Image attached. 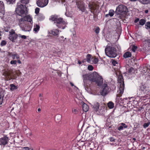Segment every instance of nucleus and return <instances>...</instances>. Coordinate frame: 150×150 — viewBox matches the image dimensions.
<instances>
[{
	"label": "nucleus",
	"mask_w": 150,
	"mask_h": 150,
	"mask_svg": "<svg viewBox=\"0 0 150 150\" xmlns=\"http://www.w3.org/2000/svg\"><path fill=\"white\" fill-rule=\"evenodd\" d=\"M49 33L50 34H52L53 35H57L59 33V30L57 29L51 30H50V31L49 32Z\"/></svg>",
	"instance_id": "obj_16"
},
{
	"label": "nucleus",
	"mask_w": 150,
	"mask_h": 150,
	"mask_svg": "<svg viewBox=\"0 0 150 150\" xmlns=\"http://www.w3.org/2000/svg\"><path fill=\"white\" fill-rule=\"evenodd\" d=\"M145 148V147L144 146H142L141 149L142 150H144Z\"/></svg>",
	"instance_id": "obj_59"
},
{
	"label": "nucleus",
	"mask_w": 150,
	"mask_h": 150,
	"mask_svg": "<svg viewBox=\"0 0 150 150\" xmlns=\"http://www.w3.org/2000/svg\"><path fill=\"white\" fill-rule=\"evenodd\" d=\"M34 28L33 29V30L36 33L38 32L40 28V26L38 24H35L34 25Z\"/></svg>",
	"instance_id": "obj_22"
},
{
	"label": "nucleus",
	"mask_w": 150,
	"mask_h": 150,
	"mask_svg": "<svg viewBox=\"0 0 150 150\" xmlns=\"http://www.w3.org/2000/svg\"><path fill=\"white\" fill-rule=\"evenodd\" d=\"M120 124L122 126L123 128H127L128 127L127 125H126L125 123H122Z\"/></svg>",
	"instance_id": "obj_48"
},
{
	"label": "nucleus",
	"mask_w": 150,
	"mask_h": 150,
	"mask_svg": "<svg viewBox=\"0 0 150 150\" xmlns=\"http://www.w3.org/2000/svg\"><path fill=\"white\" fill-rule=\"evenodd\" d=\"M86 59H84L82 61H81V62L82 63H84L85 62V60H86Z\"/></svg>",
	"instance_id": "obj_61"
},
{
	"label": "nucleus",
	"mask_w": 150,
	"mask_h": 150,
	"mask_svg": "<svg viewBox=\"0 0 150 150\" xmlns=\"http://www.w3.org/2000/svg\"><path fill=\"white\" fill-rule=\"evenodd\" d=\"M93 18L94 19V20H95V18H97L98 17V15L96 14V13H93Z\"/></svg>",
	"instance_id": "obj_53"
},
{
	"label": "nucleus",
	"mask_w": 150,
	"mask_h": 150,
	"mask_svg": "<svg viewBox=\"0 0 150 150\" xmlns=\"http://www.w3.org/2000/svg\"><path fill=\"white\" fill-rule=\"evenodd\" d=\"M127 74H132L134 72V69L132 67H127L126 68Z\"/></svg>",
	"instance_id": "obj_17"
},
{
	"label": "nucleus",
	"mask_w": 150,
	"mask_h": 150,
	"mask_svg": "<svg viewBox=\"0 0 150 150\" xmlns=\"http://www.w3.org/2000/svg\"><path fill=\"white\" fill-rule=\"evenodd\" d=\"M131 53L129 52H125L123 55V57L125 58L131 57Z\"/></svg>",
	"instance_id": "obj_20"
},
{
	"label": "nucleus",
	"mask_w": 150,
	"mask_h": 150,
	"mask_svg": "<svg viewBox=\"0 0 150 150\" xmlns=\"http://www.w3.org/2000/svg\"><path fill=\"white\" fill-rule=\"evenodd\" d=\"M81 63H82L81 62V61L80 60L78 61V63L79 64H81Z\"/></svg>",
	"instance_id": "obj_64"
},
{
	"label": "nucleus",
	"mask_w": 150,
	"mask_h": 150,
	"mask_svg": "<svg viewBox=\"0 0 150 150\" xmlns=\"http://www.w3.org/2000/svg\"><path fill=\"white\" fill-rule=\"evenodd\" d=\"M146 86L145 84H144L143 83H141V85L140 86V89L142 91H144L146 90Z\"/></svg>",
	"instance_id": "obj_28"
},
{
	"label": "nucleus",
	"mask_w": 150,
	"mask_h": 150,
	"mask_svg": "<svg viewBox=\"0 0 150 150\" xmlns=\"http://www.w3.org/2000/svg\"><path fill=\"white\" fill-rule=\"evenodd\" d=\"M129 101L128 100V98H125L122 100L120 102L121 103H122L124 105H125L126 103L128 104V102Z\"/></svg>",
	"instance_id": "obj_27"
},
{
	"label": "nucleus",
	"mask_w": 150,
	"mask_h": 150,
	"mask_svg": "<svg viewBox=\"0 0 150 150\" xmlns=\"http://www.w3.org/2000/svg\"><path fill=\"white\" fill-rule=\"evenodd\" d=\"M10 89L11 91H13L14 90L17 89L18 86H16L13 84H11L10 85Z\"/></svg>",
	"instance_id": "obj_21"
},
{
	"label": "nucleus",
	"mask_w": 150,
	"mask_h": 150,
	"mask_svg": "<svg viewBox=\"0 0 150 150\" xmlns=\"http://www.w3.org/2000/svg\"><path fill=\"white\" fill-rule=\"evenodd\" d=\"M114 13L115 11L111 9L109 11V15L111 17L112 16Z\"/></svg>",
	"instance_id": "obj_38"
},
{
	"label": "nucleus",
	"mask_w": 150,
	"mask_h": 150,
	"mask_svg": "<svg viewBox=\"0 0 150 150\" xmlns=\"http://www.w3.org/2000/svg\"><path fill=\"white\" fill-rule=\"evenodd\" d=\"M82 104V108L83 111L84 112H86L89 109L88 106L86 104L83 102Z\"/></svg>",
	"instance_id": "obj_18"
},
{
	"label": "nucleus",
	"mask_w": 150,
	"mask_h": 150,
	"mask_svg": "<svg viewBox=\"0 0 150 150\" xmlns=\"http://www.w3.org/2000/svg\"><path fill=\"white\" fill-rule=\"evenodd\" d=\"M40 9L39 8H36L35 9V13L36 14H38L39 13Z\"/></svg>",
	"instance_id": "obj_49"
},
{
	"label": "nucleus",
	"mask_w": 150,
	"mask_h": 150,
	"mask_svg": "<svg viewBox=\"0 0 150 150\" xmlns=\"http://www.w3.org/2000/svg\"><path fill=\"white\" fill-rule=\"evenodd\" d=\"M6 42L5 40H3L1 43L0 45L1 46H3L6 45Z\"/></svg>",
	"instance_id": "obj_44"
},
{
	"label": "nucleus",
	"mask_w": 150,
	"mask_h": 150,
	"mask_svg": "<svg viewBox=\"0 0 150 150\" xmlns=\"http://www.w3.org/2000/svg\"><path fill=\"white\" fill-rule=\"evenodd\" d=\"M100 30V29L99 27L97 26L95 29L94 31L97 34H98Z\"/></svg>",
	"instance_id": "obj_41"
},
{
	"label": "nucleus",
	"mask_w": 150,
	"mask_h": 150,
	"mask_svg": "<svg viewBox=\"0 0 150 150\" xmlns=\"http://www.w3.org/2000/svg\"><path fill=\"white\" fill-rule=\"evenodd\" d=\"M88 6L89 9L91 10V12L93 13H97L99 7L98 5L90 3L88 4Z\"/></svg>",
	"instance_id": "obj_9"
},
{
	"label": "nucleus",
	"mask_w": 150,
	"mask_h": 150,
	"mask_svg": "<svg viewBox=\"0 0 150 150\" xmlns=\"http://www.w3.org/2000/svg\"><path fill=\"white\" fill-rule=\"evenodd\" d=\"M76 3L78 8L82 12H84L86 9L83 2L82 1H76Z\"/></svg>",
	"instance_id": "obj_14"
},
{
	"label": "nucleus",
	"mask_w": 150,
	"mask_h": 150,
	"mask_svg": "<svg viewBox=\"0 0 150 150\" xmlns=\"http://www.w3.org/2000/svg\"><path fill=\"white\" fill-rule=\"evenodd\" d=\"M25 150H30L29 148L28 147H25L23 148Z\"/></svg>",
	"instance_id": "obj_58"
},
{
	"label": "nucleus",
	"mask_w": 150,
	"mask_h": 150,
	"mask_svg": "<svg viewBox=\"0 0 150 150\" xmlns=\"http://www.w3.org/2000/svg\"><path fill=\"white\" fill-rule=\"evenodd\" d=\"M4 95L0 93V105H1L3 102Z\"/></svg>",
	"instance_id": "obj_35"
},
{
	"label": "nucleus",
	"mask_w": 150,
	"mask_h": 150,
	"mask_svg": "<svg viewBox=\"0 0 150 150\" xmlns=\"http://www.w3.org/2000/svg\"><path fill=\"white\" fill-rule=\"evenodd\" d=\"M48 0H38L36 2L37 6L40 7H43L48 4Z\"/></svg>",
	"instance_id": "obj_12"
},
{
	"label": "nucleus",
	"mask_w": 150,
	"mask_h": 150,
	"mask_svg": "<svg viewBox=\"0 0 150 150\" xmlns=\"http://www.w3.org/2000/svg\"><path fill=\"white\" fill-rule=\"evenodd\" d=\"M138 1L143 4H148L150 3V0H138Z\"/></svg>",
	"instance_id": "obj_23"
},
{
	"label": "nucleus",
	"mask_w": 150,
	"mask_h": 150,
	"mask_svg": "<svg viewBox=\"0 0 150 150\" xmlns=\"http://www.w3.org/2000/svg\"><path fill=\"white\" fill-rule=\"evenodd\" d=\"M90 76L91 74H83L82 76L83 79L84 87L85 88V89L87 91H89V88H88L89 85L87 84V82L89 81H90Z\"/></svg>",
	"instance_id": "obj_8"
},
{
	"label": "nucleus",
	"mask_w": 150,
	"mask_h": 150,
	"mask_svg": "<svg viewBox=\"0 0 150 150\" xmlns=\"http://www.w3.org/2000/svg\"><path fill=\"white\" fill-rule=\"evenodd\" d=\"M17 62L19 64H21V62L20 60H17Z\"/></svg>",
	"instance_id": "obj_62"
},
{
	"label": "nucleus",
	"mask_w": 150,
	"mask_h": 150,
	"mask_svg": "<svg viewBox=\"0 0 150 150\" xmlns=\"http://www.w3.org/2000/svg\"><path fill=\"white\" fill-rule=\"evenodd\" d=\"M139 18H137L134 20V22L135 23H136L139 21Z\"/></svg>",
	"instance_id": "obj_55"
},
{
	"label": "nucleus",
	"mask_w": 150,
	"mask_h": 150,
	"mask_svg": "<svg viewBox=\"0 0 150 150\" xmlns=\"http://www.w3.org/2000/svg\"><path fill=\"white\" fill-rule=\"evenodd\" d=\"M26 8L25 5L21 4L20 3H17V7H16L15 12L16 14L19 16H22V15L25 14L26 15V12L25 13V9Z\"/></svg>",
	"instance_id": "obj_6"
},
{
	"label": "nucleus",
	"mask_w": 150,
	"mask_h": 150,
	"mask_svg": "<svg viewBox=\"0 0 150 150\" xmlns=\"http://www.w3.org/2000/svg\"><path fill=\"white\" fill-rule=\"evenodd\" d=\"M98 61V59L97 57L96 58V57H95L93 59V62L94 64H96L97 63Z\"/></svg>",
	"instance_id": "obj_43"
},
{
	"label": "nucleus",
	"mask_w": 150,
	"mask_h": 150,
	"mask_svg": "<svg viewBox=\"0 0 150 150\" xmlns=\"http://www.w3.org/2000/svg\"><path fill=\"white\" fill-rule=\"evenodd\" d=\"M22 30L25 31H30L32 26V23H28L27 21L19 22L18 24Z\"/></svg>",
	"instance_id": "obj_5"
},
{
	"label": "nucleus",
	"mask_w": 150,
	"mask_h": 150,
	"mask_svg": "<svg viewBox=\"0 0 150 150\" xmlns=\"http://www.w3.org/2000/svg\"><path fill=\"white\" fill-rule=\"evenodd\" d=\"M112 64L113 66H115L116 64H118V63L116 61L113 60L112 62Z\"/></svg>",
	"instance_id": "obj_50"
},
{
	"label": "nucleus",
	"mask_w": 150,
	"mask_h": 150,
	"mask_svg": "<svg viewBox=\"0 0 150 150\" xmlns=\"http://www.w3.org/2000/svg\"><path fill=\"white\" fill-rule=\"evenodd\" d=\"M106 55L110 58H115L117 55L115 48L111 46H107L105 49Z\"/></svg>",
	"instance_id": "obj_4"
},
{
	"label": "nucleus",
	"mask_w": 150,
	"mask_h": 150,
	"mask_svg": "<svg viewBox=\"0 0 150 150\" xmlns=\"http://www.w3.org/2000/svg\"><path fill=\"white\" fill-rule=\"evenodd\" d=\"M9 28L7 27H4V30L6 32H8L9 31Z\"/></svg>",
	"instance_id": "obj_54"
},
{
	"label": "nucleus",
	"mask_w": 150,
	"mask_h": 150,
	"mask_svg": "<svg viewBox=\"0 0 150 150\" xmlns=\"http://www.w3.org/2000/svg\"><path fill=\"white\" fill-rule=\"evenodd\" d=\"M123 129V128L122 126L121 125L120 126L118 127L117 129L118 130H119L120 131L121 130Z\"/></svg>",
	"instance_id": "obj_52"
},
{
	"label": "nucleus",
	"mask_w": 150,
	"mask_h": 150,
	"mask_svg": "<svg viewBox=\"0 0 150 150\" xmlns=\"http://www.w3.org/2000/svg\"><path fill=\"white\" fill-rule=\"evenodd\" d=\"M128 12V8L126 6L120 4L117 7L115 13L117 15H120L119 18L122 19L127 15Z\"/></svg>",
	"instance_id": "obj_2"
},
{
	"label": "nucleus",
	"mask_w": 150,
	"mask_h": 150,
	"mask_svg": "<svg viewBox=\"0 0 150 150\" xmlns=\"http://www.w3.org/2000/svg\"><path fill=\"white\" fill-rule=\"evenodd\" d=\"M118 82L120 83V87H119V93L117 95V96H118L120 97L122 95L123 93L124 89V79L123 78V76L122 75H119L118 76Z\"/></svg>",
	"instance_id": "obj_7"
},
{
	"label": "nucleus",
	"mask_w": 150,
	"mask_h": 150,
	"mask_svg": "<svg viewBox=\"0 0 150 150\" xmlns=\"http://www.w3.org/2000/svg\"><path fill=\"white\" fill-rule=\"evenodd\" d=\"M145 28L147 29H150V22H147L145 25Z\"/></svg>",
	"instance_id": "obj_36"
},
{
	"label": "nucleus",
	"mask_w": 150,
	"mask_h": 150,
	"mask_svg": "<svg viewBox=\"0 0 150 150\" xmlns=\"http://www.w3.org/2000/svg\"><path fill=\"white\" fill-rule=\"evenodd\" d=\"M146 20L144 19H140L139 21V25H144L146 23Z\"/></svg>",
	"instance_id": "obj_31"
},
{
	"label": "nucleus",
	"mask_w": 150,
	"mask_h": 150,
	"mask_svg": "<svg viewBox=\"0 0 150 150\" xmlns=\"http://www.w3.org/2000/svg\"><path fill=\"white\" fill-rule=\"evenodd\" d=\"M20 1L21 3L26 4L29 3V0H20Z\"/></svg>",
	"instance_id": "obj_42"
},
{
	"label": "nucleus",
	"mask_w": 150,
	"mask_h": 150,
	"mask_svg": "<svg viewBox=\"0 0 150 150\" xmlns=\"http://www.w3.org/2000/svg\"><path fill=\"white\" fill-rule=\"evenodd\" d=\"M144 42L145 44L148 45V49L150 50V39H145Z\"/></svg>",
	"instance_id": "obj_26"
},
{
	"label": "nucleus",
	"mask_w": 150,
	"mask_h": 150,
	"mask_svg": "<svg viewBox=\"0 0 150 150\" xmlns=\"http://www.w3.org/2000/svg\"><path fill=\"white\" fill-rule=\"evenodd\" d=\"M108 106L110 109H112L114 107V104L112 102L110 101L108 103Z\"/></svg>",
	"instance_id": "obj_29"
},
{
	"label": "nucleus",
	"mask_w": 150,
	"mask_h": 150,
	"mask_svg": "<svg viewBox=\"0 0 150 150\" xmlns=\"http://www.w3.org/2000/svg\"><path fill=\"white\" fill-rule=\"evenodd\" d=\"M70 85H71V86H74V84L72 83L71 82H70Z\"/></svg>",
	"instance_id": "obj_60"
},
{
	"label": "nucleus",
	"mask_w": 150,
	"mask_h": 150,
	"mask_svg": "<svg viewBox=\"0 0 150 150\" xmlns=\"http://www.w3.org/2000/svg\"><path fill=\"white\" fill-rule=\"evenodd\" d=\"M149 125H150V121L148 122L147 123H144L143 125V127L144 128H146L148 127Z\"/></svg>",
	"instance_id": "obj_40"
},
{
	"label": "nucleus",
	"mask_w": 150,
	"mask_h": 150,
	"mask_svg": "<svg viewBox=\"0 0 150 150\" xmlns=\"http://www.w3.org/2000/svg\"><path fill=\"white\" fill-rule=\"evenodd\" d=\"M149 11L148 10H146L144 12L145 13H148Z\"/></svg>",
	"instance_id": "obj_63"
},
{
	"label": "nucleus",
	"mask_w": 150,
	"mask_h": 150,
	"mask_svg": "<svg viewBox=\"0 0 150 150\" xmlns=\"http://www.w3.org/2000/svg\"><path fill=\"white\" fill-rule=\"evenodd\" d=\"M72 112H74L75 114L77 113L78 111L76 109H74V110H72Z\"/></svg>",
	"instance_id": "obj_56"
},
{
	"label": "nucleus",
	"mask_w": 150,
	"mask_h": 150,
	"mask_svg": "<svg viewBox=\"0 0 150 150\" xmlns=\"http://www.w3.org/2000/svg\"><path fill=\"white\" fill-rule=\"evenodd\" d=\"M64 37L63 36H61L60 38H58V39L59 40V42L61 43H63L65 40V39H66V38H65L64 39Z\"/></svg>",
	"instance_id": "obj_34"
},
{
	"label": "nucleus",
	"mask_w": 150,
	"mask_h": 150,
	"mask_svg": "<svg viewBox=\"0 0 150 150\" xmlns=\"http://www.w3.org/2000/svg\"><path fill=\"white\" fill-rule=\"evenodd\" d=\"M18 36L19 37L21 38L22 39H25L27 38L26 36L24 35H21V34H19Z\"/></svg>",
	"instance_id": "obj_47"
},
{
	"label": "nucleus",
	"mask_w": 150,
	"mask_h": 150,
	"mask_svg": "<svg viewBox=\"0 0 150 150\" xmlns=\"http://www.w3.org/2000/svg\"><path fill=\"white\" fill-rule=\"evenodd\" d=\"M103 87L102 90L100 92V93L102 96H104L108 94L109 88L108 85L106 83L103 85Z\"/></svg>",
	"instance_id": "obj_11"
},
{
	"label": "nucleus",
	"mask_w": 150,
	"mask_h": 150,
	"mask_svg": "<svg viewBox=\"0 0 150 150\" xmlns=\"http://www.w3.org/2000/svg\"><path fill=\"white\" fill-rule=\"evenodd\" d=\"M93 106V108L95 111H97L99 110L100 105L98 103H95Z\"/></svg>",
	"instance_id": "obj_19"
},
{
	"label": "nucleus",
	"mask_w": 150,
	"mask_h": 150,
	"mask_svg": "<svg viewBox=\"0 0 150 150\" xmlns=\"http://www.w3.org/2000/svg\"><path fill=\"white\" fill-rule=\"evenodd\" d=\"M10 55H11L12 57H16V59H19V56L18 54L16 52H14L13 53L12 52L10 53Z\"/></svg>",
	"instance_id": "obj_24"
},
{
	"label": "nucleus",
	"mask_w": 150,
	"mask_h": 150,
	"mask_svg": "<svg viewBox=\"0 0 150 150\" xmlns=\"http://www.w3.org/2000/svg\"><path fill=\"white\" fill-rule=\"evenodd\" d=\"M17 63V61L16 60H13L11 61L10 63L12 64H16Z\"/></svg>",
	"instance_id": "obj_51"
},
{
	"label": "nucleus",
	"mask_w": 150,
	"mask_h": 150,
	"mask_svg": "<svg viewBox=\"0 0 150 150\" xmlns=\"http://www.w3.org/2000/svg\"><path fill=\"white\" fill-rule=\"evenodd\" d=\"M26 135L27 137H30L32 135V133L30 132L29 133L27 134Z\"/></svg>",
	"instance_id": "obj_57"
},
{
	"label": "nucleus",
	"mask_w": 150,
	"mask_h": 150,
	"mask_svg": "<svg viewBox=\"0 0 150 150\" xmlns=\"http://www.w3.org/2000/svg\"><path fill=\"white\" fill-rule=\"evenodd\" d=\"M93 67L92 65H89L88 66V69L89 71H92L93 69Z\"/></svg>",
	"instance_id": "obj_45"
},
{
	"label": "nucleus",
	"mask_w": 150,
	"mask_h": 150,
	"mask_svg": "<svg viewBox=\"0 0 150 150\" xmlns=\"http://www.w3.org/2000/svg\"><path fill=\"white\" fill-rule=\"evenodd\" d=\"M14 34H17L15 33V31L13 29L11 31V32H9V35H13Z\"/></svg>",
	"instance_id": "obj_46"
},
{
	"label": "nucleus",
	"mask_w": 150,
	"mask_h": 150,
	"mask_svg": "<svg viewBox=\"0 0 150 150\" xmlns=\"http://www.w3.org/2000/svg\"><path fill=\"white\" fill-rule=\"evenodd\" d=\"M50 20L54 22V23L56 24V25L59 28H61L62 25H66V23L63 21L62 18L59 17L56 15H52L49 18Z\"/></svg>",
	"instance_id": "obj_3"
},
{
	"label": "nucleus",
	"mask_w": 150,
	"mask_h": 150,
	"mask_svg": "<svg viewBox=\"0 0 150 150\" xmlns=\"http://www.w3.org/2000/svg\"><path fill=\"white\" fill-rule=\"evenodd\" d=\"M137 48V46H135L134 45H132L131 50L133 52H135Z\"/></svg>",
	"instance_id": "obj_33"
},
{
	"label": "nucleus",
	"mask_w": 150,
	"mask_h": 150,
	"mask_svg": "<svg viewBox=\"0 0 150 150\" xmlns=\"http://www.w3.org/2000/svg\"><path fill=\"white\" fill-rule=\"evenodd\" d=\"M92 55L91 54H87L86 56V60L87 62L88 63H90L91 61V59H92ZM93 58H92V59Z\"/></svg>",
	"instance_id": "obj_25"
},
{
	"label": "nucleus",
	"mask_w": 150,
	"mask_h": 150,
	"mask_svg": "<svg viewBox=\"0 0 150 150\" xmlns=\"http://www.w3.org/2000/svg\"><path fill=\"white\" fill-rule=\"evenodd\" d=\"M9 139L6 135H4L3 137L0 138V145L5 146L8 143Z\"/></svg>",
	"instance_id": "obj_10"
},
{
	"label": "nucleus",
	"mask_w": 150,
	"mask_h": 150,
	"mask_svg": "<svg viewBox=\"0 0 150 150\" xmlns=\"http://www.w3.org/2000/svg\"><path fill=\"white\" fill-rule=\"evenodd\" d=\"M4 5L3 2L0 1V11L4 9Z\"/></svg>",
	"instance_id": "obj_37"
},
{
	"label": "nucleus",
	"mask_w": 150,
	"mask_h": 150,
	"mask_svg": "<svg viewBox=\"0 0 150 150\" xmlns=\"http://www.w3.org/2000/svg\"><path fill=\"white\" fill-rule=\"evenodd\" d=\"M27 21L28 23V22H30V23H33L32 18L29 16H26L23 18H21L19 20V22H25Z\"/></svg>",
	"instance_id": "obj_13"
},
{
	"label": "nucleus",
	"mask_w": 150,
	"mask_h": 150,
	"mask_svg": "<svg viewBox=\"0 0 150 150\" xmlns=\"http://www.w3.org/2000/svg\"><path fill=\"white\" fill-rule=\"evenodd\" d=\"M61 119V116L60 115H56L55 117V120L57 122L60 121Z\"/></svg>",
	"instance_id": "obj_30"
},
{
	"label": "nucleus",
	"mask_w": 150,
	"mask_h": 150,
	"mask_svg": "<svg viewBox=\"0 0 150 150\" xmlns=\"http://www.w3.org/2000/svg\"><path fill=\"white\" fill-rule=\"evenodd\" d=\"M116 137V136H113L112 137H110L109 139L111 142H116L117 139L115 138Z\"/></svg>",
	"instance_id": "obj_32"
},
{
	"label": "nucleus",
	"mask_w": 150,
	"mask_h": 150,
	"mask_svg": "<svg viewBox=\"0 0 150 150\" xmlns=\"http://www.w3.org/2000/svg\"><path fill=\"white\" fill-rule=\"evenodd\" d=\"M18 36L17 34H14L12 35H9L8 38L12 42H15V40L17 38Z\"/></svg>",
	"instance_id": "obj_15"
},
{
	"label": "nucleus",
	"mask_w": 150,
	"mask_h": 150,
	"mask_svg": "<svg viewBox=\"0 0 150 150\" xmlns=\"http://www.w3.org/2000/svg\"><path fill=\"white\" fill-rule=\"evenodd\" d=\"M7 3L9 4H13L15 3L16 0H6Z\"/></svg>",
	"instance_id": "obj_39"
},
{
	"label": "nucleus",
	"mask_w": 150,
	"mask_h": 150,
	"mask_svg": "<svg viewBox=\"0 0 150 150\" xmlns=\"http://www.w3.org/2000/svg\"><path fill=\"white\" fill-rule=\"evenodd\" d=\"M90 79L91 83H95L98 86H100L103 83V79L102 76H100L95 71L91 74Z\"/></svg>",
	"instance_id": "obj_1"
}]
</instances>
